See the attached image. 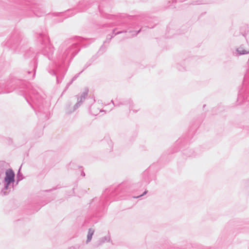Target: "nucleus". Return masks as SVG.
I'll list each match as a JSON object with an SVG mask.
<instances>
[{
	"label": "nucleus",
	"instance_id": "obj_1",
	"mask_svg": "<svg viewBox=\"0 0 249 249\" xmlns=\"http://www.w3.org/2000/svg\"><path fill=\"white\" fill-rule=\"evenodd\" d=\"M14 177L15 174L14 172L12 170H8L6 172V177L5 178V180L7 183V186L6 188L7 187V186L11 183L14 181Z\"/></svg>",
	"mask_w": 249,
	"mask_h": 249
},
{
	"label": "nucleus",
	"instance_id": "obj_2",
	"mask_svg": "<svg viewBox=\"0 0 249 249\" xmlns=\"http://www.w3.org/2000/svg\"><path fill=\"white\" fill-rule=\"evenodd\" d=\"M93 234V231L92 230H89L87 236V242H89L91 240Z\"/></svg>",
	"mask_w": 249,
	"mask_h": 249
},
{
	"label": "nucleus",
	"instance_id": "obj_3",
	"mask_svg": "<svg viewBox=\"0 0 249 249\" xmlns=\"http://www.w3.org/2000/svg\"><path fill=\"white\" fill-rule=\"evenodd\" d=\"M237 51L240 52V53H241V54H245V53H247L246 51H245V50H240L239 49H238L237 50Z\"/></svg>",
	"mask_w": 249,
	"mask_h": 249
},
{
	"label": "nucleus",
	"instance_id": "obj_4",
	"mask_svg": "<svg viewBox=\"0 0 249 249\" xmlns=\"http://www.w3.org/2000/svg\"><path fill=\"white\" fill-rule=\"evenodd\" d=\"M146 193H147V192H146V191H145V192H144V193H143L142 195H141L140 196H143V195H144L146 194Z\"/></svg>",
	"mask_w": 249,
	"mask_h": 249
}]
</instances>
